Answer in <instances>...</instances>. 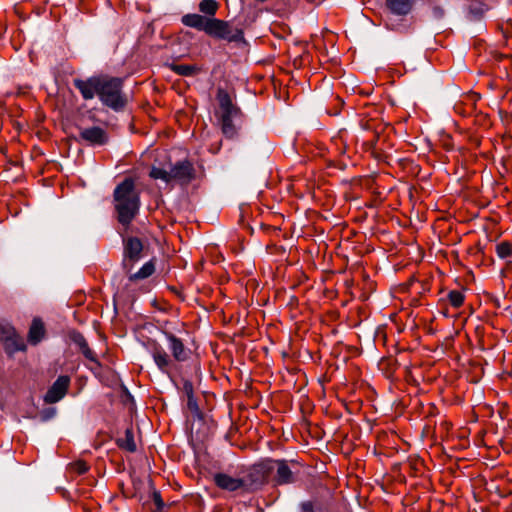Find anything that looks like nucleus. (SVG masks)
I'll return each instance as SVG.
<instances>
[{"instance_id":"19","label":"nucleus","mask_w":512,"mask_h":512,"mask_svg":"<svg viewBox=\"0 0 512 512\" xmlns=\"http://www.w3.org/2000/svg\"><path fill=\"white\" fill-rule=\"evenodd\" d=\"M155 272V264L153 260L146 262L136 273L129 275L131 282L143 280L150 277Z\"/></svg>"},{"instance_id":"34","label":"nucleus","mask_w":512,"mask_h":512,"mask_svg":"<svg viewBox=\"0 0 512 512\" xmlns=\"http://www.w3.org/2000/svg\"><path fill=\"white\" fill-rule=\"evenodd\" d=\"M345 407H346V410H347L348 412H350V409H349V407H348V404H345Z\"/></svg>"},{"instance_id":"14","label":"nucleus","mask_w":512,"mask_h":512,"mask_svg":"<svg viewBox=\"0 0 512 512\" xmlns=\"http://www.w3.org/2000/svg\"><path fill=\"white\" fill-rule=\"evenodd\" d=\"M68 336L69 339L78 347L79 351L83 354V356L86 359L100 366V362L98 361L95 352L92 349H90L86 338L81 332L73 329L69 331Z\"/></svg>"},{"instance_id":"13","label":"nucleus","mask_w":512,"mask_h":512,"mask_svg":"<svg viewBox=\"0 0 512 512\" xmlns=\"http://www.w3.org/2000/svg\"><path fill=\"white\" fill-rule=\"evenodd\" d=\"M80 138L91 145H105L108 141L106 131L99 127L93 126L88 128H80Z\"/></svg>"},{"instance_id":"3","label":"nucleus","mask_w":512,"mask_h":512,"mask_svg":"<svg viewBox=\"0 0 512 512\" xmlns=\"http://www.w3.org/2000/svg\"><path fill=\"white\" fill-rule=\"evenodd\" d=\"M117 221L127 230L139 214L141 200L134 179L127 177L113 191Z\"/></svg>"},{"instance_id":"10","label":"nucleus","mask_w":512,"mask_h":512,"mask_svg":"<svg viewBox=\"0 0 512 512\" xmlns=\"http://www.w3.org/2000/svg\"><path fill=\"white\" fill-rule=\"evenodd\" d=\"M70 381L68 375H60L44 395V402L54 404L63 399L68 392Z\"/></svg>"},{"instance_id":"4","label":"nucleus","mask_w":512,"mask_h":512,"mask_svg":"<svg viewBox=\"0 0 512 512\" xmlns=\"http://www.w3.org/2000/svg\"><path fill=\"white\" fill-rule=\"evenodd\" d=\"M216 99L219 104V122L222 133L227 138H233L237 135L235 121L241 118V109L233 103L227 90L219 87L216 93Z\"/></svg>"},{"instance_id":"28","label":"nucleus","mask_w":512,"mask_h":512,"mask_svg":"<svg viewBox=\"0 0 512 512\" xmlns=\"http://www.w3.org/2000/svg\"><path fill=\"white\" fill-rule=\"evenodd\" d=\"M55 414H56V409L53 407H50V408L44 409L41 412L40 416L43 421H48V420L52 419L55 416Z\"/></svg>"},{"instance_id":"32","label":"nucleus","mask_w":512,"mask_h":512,"mask_svg":"<svg viewBox=\"0 0 512 512\" xmlns=\"http://www.w3.org/2000/svg\"><path fill=\"white\" fill-rule=\"evenodd\" d=\"M353 93H354V95H355V94H357V93L362 94V93H363V91H362L361 89H356V88L354 87Z\"/></svg>"},{"instance_id":"2","label":"nucleus","mask_w":512,"mask_h":512,"mask_svg":"<svg viewBox=\"0 0 512 512\" xmlns=\"http://www.w3.org/2000/svg\"><path fill=\"white\" fill-rule=\"evenodd\" d=\"M160 331L167 341L170 354L156 340L148 342L149 352L159 371L172 378L173 372L177 369V364L189 361L193 352L182 338L167 329V323L160 328Z\"/></svg>"},{"instance_id":"9","label":"nucleus","mask_w":512,"mask_h":512,"mask_svg":"<svg viewBox=\"0 0 512 512\" xmlns=\"http://www.w3.org/2000/svg\"><path fill=\"white\" fill-rule=\"evenodd\" d=\"M272 481L275 485H289L297 480V473L293 471L289 462L284 459H272Z\"/></svg>"},{"instance_id":"35","label":"nucleus","mask_w":512,"mask_h":512,"mask_svg":"<svg viewBox=\"0 0 512 512\" xmlns=\"http://www.w3.org/2000/svg\"><path fill=\"white\" fill-rule=\"evenodd\" d=\"M349 453V448H347V451H344V454H348Z\"/></svg>"},{"instance_id":"1","label":"nucleus","mask_w":512,"mask_h":512,"mask_svg":"<svg viewBox=\"0 0 512 512\" xmlns=\"http://www.w3.org/2000/svg\"><path fill=\"white\" fill-rule=\"evenodd\" d=\"M202 13H189L181 18L186 27L203 31L206 35L217 40H224L229 43H245L244 31L242 28L233 27L230 22L215 18L219 9L216 0H202L198 5Z\"/></svg>"},{"instance_id":"25","label":"nucleus","mask_w":512,"mask_h":512,"mask_svg":"<svg viewBox=\"0 0 512 512\" xmlns=\"http://www.w3.org/2000/svg\"><path fill=\"white\" fill-rule=\"evenodd\" d=\"M71 469L78 475H83L89 470V465L83 460H78L71 464Z\"/></svg>"},{"instance_id":"24","label":"nucleus","mask_w":512,"mask_h":512,"mask_svg":"<svg viewBox=\"0 0 512 512\" xmlns=\"http://www.w3.org/2000/svg\"><path fill=\"white\" fill-rule=\"evenodd\" d=\"M187 407L194 416L202 418L203 415L198 406L197 399L195 398V396L187 398Z\"/></svg>"},{"instance_id":"6","label":"nucleus","mask_w":512,"mask_h":512,"mask_svg":"<svg viewBox=\"0 0 512 512\" xmlns=\"http://www.w3.org/2000/svg\"><path fill=\"white\" fill-rule=\"evenodd\" d=\"M142 251L143 243L138 237L123 238L122 267L126 273L130 274L134 264L141 259Z\"/></svg>"},{"instance_id":"27","label":"nucleus","mask_w":512,"mask_h":512,"mask_svg":"<svg viewBox=\"0 0 512 512\" xmlns=\"http://www.w3.org/2000/svg\"><path fill=\"white\" fill-rule=\"evenodd\" d=\"M183 392L185 393L187 398L194 396V387H193V383L190 380H184Z\"/></svg>"},{"instance_id":"15","label":"nucleus","mask_w":512,"mask_h":512,"mask_svg":"<svg viewBox=\"0 0 512 512\" xmlns=\"http://www.w3.org/2000/svg\"><path fill=\"white\" fill-rule=\"evenodd\" d=\"M215 485L222 489L230 492L237 491L244 487L245 482L241 478H234L225 473H216L213 476Z\"/></svg>"},{"instance_id":"33","label":"nucleus","mask_w":512,"mask_h":512,"mask_svg":"<svg viewBox=\"0 0 512 512\" xmlns=\"http://www.w3.org/2000/svg\"><path fill=\"white\" fill-rule=\"evenodd\" d=\"M358 268L359 267L354 263V268H353L354 273L358 270Z\"/></svg>"},{"instance_id":"29","label":"nucleus","mask_w":512,"mask_h":512,"mask_svg":"<svg viewBox=\"0 0 512 512\" xmlns=\"http://www.w3.org/2000/svg\"><path fill=\"white\" fill-rule=\"evenodd\" d=\"M348 136V131L346 129H342L338 132V135L334 138L335 141H341L344 144V149H347L346 139Z\"/></svg>"},{"instance_id":"22","label":"nucleus","mask_w":512,"mask_h":512,"mask_svg":"<svg viewBox=\"0 0 512 512\" xmlns=\"http://www.w3.org/2000/svg\"><path fill=\"white\" fill-rule=\"evenodd\" d=\"M449 302L453 307H460L464 302V295L458 290L450 291L448 294Z\"/></svg>"},{"instance_id":"8","label":"nucleus","mask_w":512,"mask_h":512,"mask_svg":"<svg viewBox=\"0 0 512 512\" xmlns=\"http://www.w3.org/2000/svg\"><path fill=\"white\" fill-rule=\"evenodd\" d=\"M273 475L272 459L267 458L251 466L247 474V481L255 488L267 483Z\"/></svg>"},{"instance_id":"20","label":"nucleus","mask_w":512,"mask_h":512,"mask_svg":"<svg viewBox=\"0 0 512 512\" xmlns=\"http://www.w3.org/2000/svg\"><path fill=\"white\" fill-rule=\"evenodd\" d=\"M171 70L179 76L191 77L196 75L200 69L195 65L173 64Z\"/></svg>"},{"instance_id":"30","label":"nucleus","mask_w":512,"mask_h":512,"mask_svg":"<svg viewBox=\"0 0 512 512\" xmlns=\"http://www.w3.org/2000/svg\"><path fill=\"white\" fill-rule=\"evenodd\" d=\"M302 512H315L311 502H304L301 505Z\"/></svg>"},{"instance_id":"23","label":"nucleus","mask_w":512,"mask_h":512,"mask_svg":"<svg viewBox=\"0 0 512 512\" xmlns=\"http://www.w3.org/2000/svg\"><path fill=\"white\" fill-rule=\"evenodd\" d=\"M512 254V245L508 242H502L497 245V255L504 259Z\"/></svg>"},{"instance_id":"21","label":"nucleus","mask_w":512,"mask_h":512,"mask_svg":"<svg viewBox=\"0 0 512 512\" xmlns=\"http://www.w3.org/2000/svg\"><path fill=\"white\" fill-rule=\"evenodd\" d=\"M149 176L152 178V179H161L163 180L164 182L166 183H169L172 181L171 179V173L170 171H167L163 168H158V167H152L150 173H149Z\"/></svg>"},{"instance_id":"26","label":"nucleus","mask_w":512,"mask_h":512,"mask_svg":"<svg viewBox=\"0 0 512 512\" xmlns=\"http://www.w3.org/2000/svg\"><path fill=\"white\" fill-rule=\"evenodd\" d=\"M152 499H153V502L155 503L156 507H157V510L158 511H161L165 504H164V501L161 497V493L157 490H154L153 493H152Z\"/></svg>"},{"instance_id":"12","label":"nucleus","mask_w":512,"mask_h":512,"mask_svg":"<svg viewBox=\"0 0 512 512\" xmlns=\"http://www.w3.org/2000/svg\"><path fill=\"white\" fill-rule=\"evenodd\" d=\"M172 181L188 184L195 178V169L189 160L176 162L170 169Z\"/></svg>"},{"instance_id":"18","label":"nucleus","mask_w":512,"mask_h":512,"mask_svg":"<svg viewBox=\"0 0 512 512\" xmlns=\"http://www.w3.org/2000/svg\"><path fill=\"white\" fill-rule=\"evenodd\" d=\"M413 0H387V6L397 15H407L412 8Z\"/></svg>"},{"instance_id":"11","label":"nucleus","mask_w":512,"mask_h":512,"mask_svg":"<svg viewBox=\"0 0 512 512\" xmlns=\"http://www.w3.org/2000/svg\"><path fill=\"white\" fill-rule=\"evenodd\" d=\"M101 81L102 75L92 76L85 80L77 78L73 80V85L79 90L84 100H91L96 95L99 96Z\"/></svg>"},{"instance_id":"17","label":"nucleus","mask_w":512,"mask_h":512,"mask_svg":"<svg viewBox=\"0 0 512 512\" xmlns=\"http://www.w3.org/2000/svg\"><path fill=\"white\" fill-rule=\"evenodd\" d=\"M117 446L130 453H134L137 450V446L134 440V433L132 427H129L125 430L124 436L119 437L116 440Z\"/></svg>"},{"instance_id":"7","label":"nucleus","mask_w":512,"mask_h":512,"mask_svg":"<svg viewBox=\"0 0 512 512\" xmlns=\"http://www.w3.org/2000/svg\"><path fill=\"white\" fill-rule=\"evenodd\" d=\"M0 341L9 356L25 351L27 348L24 339L13 326L8 324L0 325Z\"/></svg>"},{"instance_id":"5","label":"nucleus","mask_w":512,"mask_h":512,"mask_svg":"<svg viewBox=\"0 0 512 512\" xmlns=\"http://www.w3.org/2000/svg\"><path fill=\"white\" fill-rule=\"evenodd\" d=\"M123 84V78L102 75L98 96L101 103L116 112L123 110L127 104Z\"/></svg>"},{"instance_id":"16","label":"nucleus","mask_w":512,"mask_h":512,"mask_svg":"<svg viewBox=\"0 0 512 512\" xmlns=\"http://www.w3.org/2000/svg\"><path fill=\"white\" fill-rule=\"evenodd\" d=\"M46 333L43 321L40 318H34L28 331L27 340L31 345L39 344Z\"/></svg>"},{"instance_id":"31","label":"nucleus","mask_w":512,"mask_h":512,"mask_svg":"<svg viewBox=\"0 0 512 512\" xmlns=\"http://www.w3.org/2000/svg\"><path fill=\"white\" fill-rule=\"evenodd\" d=\"M433 13H434V16L437 17V18H440L443 16V10L439 7H435L433 9Z\"/></svg>"}]
</instances>
